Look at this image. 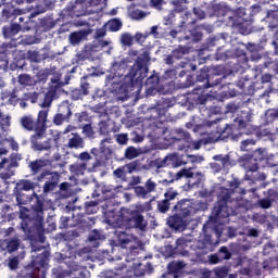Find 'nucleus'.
Wrapping results in <instances>:
<instances>
[{"label":"nucleus","instance_id":"obj_1","mask_svg":"<svg viewBox=\"0 0 278 278\" xmlns=\"http://www.w3.org/2000/svg\"><path fill=\"white\" fill-rule=\"evenodd\" d=\"M241 186L240 180H231L229 188L220 187L217 193V200L212 210L211 219L220 222L222 219L237 215L238 210L244 206L243 198H233L235 191Z\"/></svg>","mask_w":278,"mask_h":278},{"label":"nucleus","instance_id":"obj_2","mask_svg":"<svg viewBox=\"0 0 278 278\" xmlns=\"http://www.w3.org/2000/svg\"><path fill=\"white\" fill-rule=\"evenodd\" d=\"M227 78L225 75V66L216 65V66H203L200 68L195 76V83H203L192 89V93L195 97L197 103L204 105L207 102L208 93H205V90L208 88H214L219 86V88H224L227 83L224 80Z\"/></svg>","mask_w":278,"mask_h":278},{"label":"nucleus","instance_id":"obj_3","mask_svg":"<svg viewBox=\"0 0 278 278\" xmlns=\"http://www.w3.org/2000/svg\"><path fill=\"white\" fill-rule=\"evenodd\" d=\"M45 198L37 195L36 202L31 206L33 215L30 216L26 213L28 212L26 207H23L20 213L22 230L29 239L38 235L41 243L45 242Z\"/></svg>","mask_w":278,"mask_h":278},{"label":"nucleus","instance_id":"obj_4","mask_svg":"<svg viewBox=\"0 0 278 278\" xmlns=\"http://www.w3.org/2000/svg\"><path fill=\"white\" fill-rule=\"evenodd\" d=\"M49 116V110L43 109L38 113L37 119L34 115H24L21 117V125L27 131H35L37 136H43L47 131V119Z\"/></svg>","mask_w":278,"mask_h":278},{"label":"nucleus","instance_id":"obj_5","mask_svg":"<svg viewBox=\"0 0 278 278\" xmlns=\"http://www.w3.org/2000/svg\"><path fill=\"white\" fill-rule=\"evenodd\" d=\"M119 226H127L128 229L135 228L140 231H144L147 228V223L144 217L138 211L123 210L117 216Z\"/></svg>","mask_w":278,"mask_h":278},{"label":"nucleus","instance_id":"obj_6","mask_svg":"<svg viewBox=\"0 0 278 278\" xmlns=\"http://www.w3.org/2000/svg\"><path fill=\"white\" fill-rule=\"evenodd\" d=\"M146 60L142 56H137L132 66L130 67L125 79L128 81V86L135 87L136 84L142 83L147 77L149 68L144 66Z\"/></svg>","mask_w":278,"mask_h":278},{"label":"nucleus","instance_id":"obj_7","mask_svg":"<svg viewBox=\"0 0 278 278\" xmlns=\"http://www.w3.org/2000/svg\"><path fill=\"white\" fill-rule=\"evenodd\" d=\"M51 253L49 251H43V253L33 256V262L30 267L33 273L30 274L31 278H46V273L43 268L49 264Z\"/></svg>","mask_w":278,"mask_h":278},{"label":"nucleus","instance_id":"obj_8","mask_svg":"<svg viewBox=\"0 0 278 278\" xmlns=\"http://www.w3.org/2000/svg\"><path fill=\"white\" fill-rule=\"evenodd\" d=\"M119 218H115V220H109V226L111 228L115 229L113 231V235H115V240L122 244L123 248H125L127 244L131 242L130 236L126 232L129 228L127 226H119Z\"/></svg>","mask_w":278,"mask_h":278},{"label":"nucleus","instance_id":"obj_9","mask_svg":"<svg viewBox=\"0 0 278 278\" xmlns=\"http://www.w3.org/2000/svg\"><path fill=\"white\" fill-rule=\"evenodd\" d=\"M244 168L247 169V174L244 175L245 180L255 182L257 180L265 179L261 174H256V176H253V173H257L260 169L257 159L250 156L249 161L244 162Z\"/></svg>","mask_w":278,"mask_h":278},{"label":"nucleus","instance_id":"obj_10","mask_svg":"<svg viewBox=\"0 0 278 278\" xmlns=\"http://www.w3.org/2000/svg\"><path fill=\"white\" fill-rule=\"evenodd\" d=\"M157 188L156 182H153L152 178H148L144 182V187L138 186L134 188V192L139 199H149L152 192H155Z\"/></svg>","mask_w":278,"mask_h":278},{"label":"nucleus","instance_id":"obj_11","mask_svg":"<svg viewBox=\"0 0 278 278\" xmlns=\"http://www.w3.org/2000/svg\"><path fill=\"white\" fill-rule=\"evenodd\" d=\"M187 54H189V47L179 45L172 50L170 54L166 55V58L164 59V63L168 66H172L174 65L175 60H181Z\"/></svg>","mask_w":278,"mask_h":278},{"label":"nucleus","instance_id":"obj_12","mask_svg":"<svg viewBox=\"0 0 278 278\" xmlns=\"http://www.w3.org/2000/svg\"><path fill=\"white\" fill-rule=\"evenodd\" d=\"M51 164H52V161H50L49 159H36V161H30L29 162L28 167L31 172V175L38 177L39 175H41L46 170H49V169H46V167L51 165Z\"/></svg>","mask_w":278,"mask_h":278},{"label":"nucleus","instance_id":"obj_13","mask_svg":"<svg viewBox=\"0 0 278 278\" xmlns=\"http://www.w3.org/2000/svg\"><path fill=\"white\" fill-rule=\"evenodd\" d=\"M173 212L184 218H188L192 213V205L190 203V200H188V198L178 200L176 205L173 207Z\"/></svg>","mask_w":278,"mask_h":278},{"label":"nucleus","instance_id":"obj_14","mask_svg":"<svg viewBox=\"0 0 278 278\" xmlns=\"http://www.w3.org/2000/svg\"><path fill=\"white\" fill-rule=\"evenodd\" d=\"M251 20L243 16H233L231 27L236 28L241 35H249L251 30Z\"/></svg>","mask_w":278,"mask_h":278},{"label":"nucleus","instance_id":"obj_15","mask_svg":"<svg viewBox=\"0 0 278 278\" xmlns=\"http://www.w3.org/2000/svg\"><path fill=\"white\" fill-rule=\"evenodd\" d=\"M218 139L219 140H226L228 138H231L233 141H238L240 137L243 136V132H235V126H230V124H225L224 128H219L217 130Z\"/></svg>","mask_w":278,"mask_h":278},{"label":"nucleus","instance_id":"obj_16","mask_svg":"<svg viewBox=\"0 0 278 278\" xmlns=\"http://www.w3.org/2000/svg\"><path fill=\"white\" fill-rule=\"evenodd\" d=\"M90 84L87 80V76H83L80 78V87L74 88L72 90V100L78 101L83 97H86L89 94Z\"/></svg>","mask_w":278,"mask_h":278},{"label":"nucleus","instance_id":"obj_17","mask_svg":"<svg viewBox=\"0 0 278 278\" xmlns=\"http://www.w3.org/2000/svg\"><path fill=\"white\" fill-rule=\"evenodd\" d=\"M184 177L187 179L197 177L198 179L195 182H193V185H200L203 176H202L201 172H197V174H193L192 167H188V169L182 168V169H179V172H177L175 174V180H180Z\"/></svg>","mask_w":278,"mask_h":278},{"label":"nucleus","instance_id":"obj_18","mask_svg":"<svg viewBox=\"0 0 278 278\" xmlns=\"http://www.w3.org/2000/svg\"><path fill=\"white\" fill-rule=\"evenodd\" d=\"M72 116V110L70 105H62L59 108V113L54 115L52 123L56 126H61L66 119Z\"/></svg>","mask_w":278,"mask_h":278},{"label":"nucleus","instance_id":"obj_19","mask_svg":"<svg viewBox=\"0 0 278 278\" xmlns=\"http://www.w3.org/2000/svg\"><path fill=\"white\" fill-rule=\"evenodd\" d=\"M47 177H48V180H47L48 182L54 184V186H58L60 182L61 175L59 174V172H51L50 169H46L45 172H41V174L37 176V181L43 182L45 179H47Z\"/></svg>","mask_w":278,"mask_h":278},{"label":"nucleus","instance_id":"obj_20","mask_svg":"<svg viewBox=\"0 0 278 278\" xmlns=\"http://www.w3.org/2000/svg\"><path fill=\"white\" fill-rule=\"evenodd\" d=\"M43 137V135H38V134H35V135H31L30 137V142H31V146H33V149L35 151H49L51 150V139H48V141L43 142V143H39V139H41Z\"/></svg>","mask_w":278,"mask_h":278},{"label":"nucleus","instance_id":"obj_21","mask_svg":"<svg viewBox=\"0 0 278 278\" xmlns=\"http://www.w3.org/2000/svg\"><path fill=\"white\" fill-rule=\"evenodd\" d=\"M184 268V262H170L167 265V273L162 275V278H178V273Z\"/></svg>","mask_w":278,"mask_h":278},{"label":"nucleus","instance_id":"obj_22","mask_svg":"<svg viewBox=\"0 0 278 278\" xmlns=\"http://www.w3.org/2000/svg\"><path fill=\"white\" fill-rule=\"evenodd\" d=\"M185 217L174 213L173 216L167 218V225L170 229L175 231L184 230L185 229Z\"/></svg>","mask_w":278,"mask_h":278},{"label":"nucleus","instance_id":"obj_23","mask_svg":"<svg viewBox=\"0 0 278 278\" xmlns=\"http://www.w3.org/2000/svg\"><path fill=\"white\" fill-rule=\"evenodd\" d=\"M174 137H172V141L175 142H184L186 144L191 143L190 132L188 130H184V128H176L174 130Z\"/></svg>","mask_w":278,"mask_h":278},{"label":"nucleus","instance_id":"obj_24","mask_svg":"<svg viewBox=\"0 0 278 278\" xmlns=\"http://www.w3.org/2000/svg\"><path fill=\"white\" fill-rule=\"evenodd\" d=\"M22 30L21 24L12 23L11 25H5L2 28V33L7 39L15 37Z\"/></svg>","mask_w":278,"mask_h":278},{"label":"nucleus","instance_id":"obj_25","mask_svg":"<svg viewBox=\"0 0 278 278\" xmlns=\"http://www.w3.org/2000/svg\"><path fill=\"white\" fill-rule=\"evenodd\" d=\"M175 68H184L179 72V77H184L189 72H195L198 66L197 64H193L191 61H180L177 65H175Z\"/></svg>","mask_w":278,"mask_h":278},{"label":"nucleus","instance_id":"obj_26","mask_svg":"<svg viewBox=\"0 0 278 278\" xmlns=\"http://www.w3.org/2000/svg\"><path fill=\"white\" fill-rule=\"evenodd\" d=\"M253 115L248 111H242L240 117H236L235 123L238 125V129H245L249 123H252Z\"/></svg>","mask_w":278,"mask_h":278},{"label":"nucleus","instance_id":"obj_27","mask_svg":"<svg viewBox=\"0 0 278 278\" xmlns=\"http://www.w3.org/2000/svg\"><path fill=\"white\" fill-rule=\"evenodd\" d=\"M87 36H88V31L86 29H80L78 31H72V34H70V43H72V46H77Z\"/></svg>","mask_w":278,"mask_h":278},{"label":"nucleus","instance_id":"obj_28","mask_svg":"<svg viewBox=\"0 0 278 278\" xmlns=\"http://www.w3.org/2000/svg\"><path fill=\"white\" fill-rule=\"evenodd\" d=\"M62 87V81L60 80V77H54L50 79V87H48V96L50 98H54L58 94V91Z\"/></svg>","mask_w":278,"mask_h":278},{"label":"nucleus","instance_id":"obj_29","mask_svg":"<svg viewBox=\"0 0 278 278\" xmlns=\"http://www.w3.org/2000/svg\"><path fill=\"white\" fill-rule=\"evenodd\" d=\"M165 161L167 164V167L170 166L173 168H178L180 166H182L186 163H182L181 160L179 159V155L174 153V154H166Z\"/></svg>","mask_w":278,"mask_h":278},{"label":"nucleus","instance_id":"obj_30","mask_svg":"<svg viewBox=\"0 0 278 278\" xmlns=\"http://www.w3.org/2000/svg\"><path fill=\"white\" fill-rule=\"evenodd\" d=\"M191 241H189L187 238L181 237L178 238L175 242V248H174V252L178 253V254H185V250L188 248V244Z\"/></svg>","mask_w":278,"mask_h":278},{"label":"nucleus","instance_id":"obj_31","mask_svg":"<svg viewBox=\"0 0 278 278\" xmlns=\"http://www.w3.org/2000/svg\"><path fill=\"white\" fill-rule=\"evenodd\" d=\"M67 147H70V149H84L85 147V141L84 139L80 137V135H74V137H72V139H70Z\"/></svg>","mask_w":278,"mask_h":278},{"label":"nucleus","instance_id":"obj_32","mask_svg":"<svg viewBox=\"0 0 278 278\" xmlns=\"http://www.w3.org/2000/svg\"><path fill=\"white\" fill-rule=\"evenodd\" d=\"M15 52H16V45L12 42H3L0 46V54L11 55V54H14Z\"/></svg>","mask_w":278,"mask_h":278},{"label":"nucleus","instance_id":"obj_33","mask_svg":"<svg viewBox=\"0 0 278 278\" xmlns=\"http://www.w3.org/2000/svg\"><path fill=\"white\" fill-rule=\"evenodd\" d=\"M249 56L245 51H241L239 55H237V65L242 68L247 70L249 67Z\"/></svg>","mask_w":278,"mask_h":278},{"label":"nucleus","instance_id":"obj_34","mask_svg":"<svg viewBox=\"0 0 278 278\" xmlns=\"http://www.w3.org/2000/svg\"><path fill=\"white\" fill-rule=\"evenodd\" d=\"M106 25L109 26V31L111 33H117L123 27V23L119 18H111Z\"/></svg>","mask_w":278,"mask_h":278},{"label":"nucleus","instance_id":"obj_35","mask_svg":"<svg viewBox=\"0 0 278 278\" xmlns=\"http://www.w3.org/2000/svg\"><path fill=\"white\" fill-rule=\"evenodd\" d=\"M17 189L20 191H31L35 189V182H33V180H20V182H17Z\"/></svg>","mask_w":278,"mask_h":278},{"label":"nucleus","instance_id":"obj_36","mask_svg":"<svg viewBox=\"0 0 278 278\" xmlns=\"http://www.w3.org/2000/svg\"><path fill=\"white\" fill-rule=\"evenodd\" d=\"M99 202L97 200H90L89 202H85V213L87 215L96 214L98 211Z\"/></svg>","mask_w":278,"mask_h":278},{"label":"nucleus","instance_id":"obj_37","mask_svg":"<svg viewBox=\"0 0 278 278\" xmlns=\"http://www.w3.org/2000/svg\"><path fill=\"white\" fill-rule=\"evenodd\" d=\"M10 211V205L5 204L2 206V212L0 213V216L4 222H11L15 218V214H9Z\"/></svg>","mask_w":278,"mask_h":278},{"label":"nucleus","instance_id":"obj_38","mask_svg":"<svg viewBox=\"0 0 278 278\" xmlns=\"http://www.w3.org/2000/svg\"><path fill=\"white\" fill-rule=\"evenodd\" d=\"M138 156L139 152L137 148H135L134 146H129L128 148H126V152H124V157H126V160H134Z\"/></svg>","mask_w":278,"mask_h":278},{"label":"nucleus","instance_id":"obj_39","mask_svg":"<svg viewBox=\"0 0 278 278\" xmlns=\"http://www.w3.org/2000/svg\"><path fill=\"white\" fill-rule=\"evenodd\" d=\"M16 201L17 205L22 206L26 205L30 201V198L27 195V193H23V191L18 190L16 193Z\"/></svg>","mask_w":278,"mask_h":278},{"label":"nucleus","instance_id":"obj_40","mask_svg":"<svg viewBox=\"0 0 278 278\" xmlns=\"http://www.w3.org/2000/svg\"><path fill=\"white\" fill-rule=\"evenodd\" d=\"M179 195L178 191H175V189H173V187H169V189H166L165 193H164V200L167 203H170L172 201H174L177 197Z\"/></svg>","mask_w":278,"mask_h":278},{"label":"nucleus","instance_id":"obj_41","mask_svg":"<svg viewBox=\"0 0 278 278\" xmlns=\"http://www.w3.org/2000/svg\"><path fill=\"white\" fill-rule=\"evenodd\" d=\"M156 210L160 213L165 214L170 210V203L167 202V200H159L156 204Z\"/></svg>","mask_w":278,"mask_h":278},{"label":"nucleus","instance_id":"obj_42","mask_svg":"<svg viewBox=\"0 0 278 278\" xmlns=\"http://www.w3.org/2000/svg\"><path fill=\"white\" fill-rule=\"evenodd\" d=\"M146 86H152V87H159L160 85V75L159 74H152L149 77H147L144 81Z\"/></svg>","mask_w":278,"mask_h":278},{"label":"nucleus","instance_id":"obj_43","mask_svg":"<svg viewBox=\"0 0 278 278\" xmlns=\"http://www.w3.org/2000/svg\"><path fill=\"white\" fill-rule=\"evenodd\" d=\"M217 254L222 261L230 260L232 254L227 247H220Z\"/></svg>","mask_w":278,"mask_h":278},{"label":"nucleus","instance_id":"obj_44","mask_svg":"<svg viewBox=\"0 0 278 278\" xmlns=\"http://www.w3.org/2000/svg\"><path fill=\"white\" fill-rule=\"evenodd\" d=\"M124 168L127 174H132L134 172H138L140 169L139 161H131V163H126V165H124Z\"/></svg>","mask_w":278,"mask_h":278},{"label":"nucleus","instance_id":"obj_45","mask_svg":"<svg viewBox=\"0 0 278 278\" xmlns=\"http://www.w3.org/2000/svg\"><path fill=\"white\" fill-rule=\"evenodd\" d=\"M113 176L117 179H122V181H126L127 170L125 169V166L122 165V167H117V169L113 172Z\"/></svg>","mask_w":278,"mask_h":278},{"label":"nucleus","instance_id":"obj_46","mask_svg":"<svg viewBox=\"0 0 278 278\" xmlns=\"http://www.w3.org/2000/svg\"><path fill=\"white\" fill-rule=\"evenodd\" d=\"M101 191H102V199H104V201L115 199V193L110 187H102Z\"/></svg>","mask_w":278,"mask_h":278},{"label":"nucleus","instance_id":"obj_47","mask_svg":"<svg viewBox=\"0 0 278 278\" xmlns=\"http://www.w3.org/2000/svg\"><path fill=\"white\" fill-rule=\"evenodd\" d=\"M20 247V240L18 239H12L7 242V250L10 253H13L18 250Z\"/></svg>","mask_w":278,"mask_h":278},{"label":"nucleus","instance_id":"obj_48","mask_svg":"<svg viewBox=\"0 0 278 278\" xmlns=\"http://www.w3.org/2000/svg\"><path fill=\"white\" fill-rule=\"evenodd\" d=\"M147 16V13L140 9H134L130 11V17L132 20L139 21Z\"/></svg>","mask_w":278,"mask_h":278},{"label":"nucleus","instance_id":"obj_49","mask_svg":"<svg viewBox=\"0 0 278 278\" xmlns=\"http://www.w3.org/2000/svg\"><path fill=\"white\" fill-rule=\"evenodd\" d=\"M17 92L18 89L14 88L13 91H11L9 94V101L13 105H16L21 101V98L18 97Z\"/></svg>","mask_w":278,"mask_h":278},{"label":"nucleus","instance_id":"obj_50","mask_svg":"<svg viewBox=\"0 0 278 278\" xmlns=\"http://www.w3.org/2000/svg\"><path fill=\"white\" fill-rule=\"evenodd\" d=\"M257 205L263 210H269L273 207L271 200H268L267 198H261V200H257Z\"/></svg>","mask_w":278,"mask_h":278},{"label":"nucleus","instance_id":"obj_51","mask_svg":"<svg viewBox=\"0 0 278 278\" xmlns=\"http://www.w3.org/2000/svg\"><path fill=\"white\" fill-rule=\"evenodd\" d=\"M132 40L134 38L129 33L122 34V45L126 47H130L132 46Z\"/></svg>","mask_w":278,"mask_h":278},{"label":"nucleus","instance_id":"obj_52","mask_svg":"<svg viewBox=\"0 0 278 278\" xmlns=\"http://www.w3.org/2000/svg\"><path fill=\"white\" fill-rule=\"evenodd\" d=\"M174 89H175V81L169 80V81H166L165 85H163L162 92L163 93H172Z\"/></svg>","mask_w":278,"mask_h":278},{"label":"nucleus","instance_id":"obj_53","mask_svg":"<svg viewBox=\"0 0 278 278\" xmlns=\"http://www.w3.org/2000/svg\"><path fill=\"white\" fill-rule=\"evenodd\" d=\"M18 83L23 86H28L31 83V76L29 74H21L18 76Z\"/></svg>","mask_w":278,"mask_h":278},{"label":"nucleus","instance_id":"obj_54","mask_svg":"<svg viewBox=\"0 0 278 278\" xmlns=\"http://www.w3.org/2000/svg\"><path fill=\"white\" fill-rule=\"evenodd\" d=\"M160 92L159 86H146V96L152 97Z\"/></svg>","mask_w":278,"mask_h":278},{"label":"nucleus","instance_id":"obj_55","mask_svg":"<svg viewBox=\"0 0 278 278\" xmlns=\"http://www.w3.org/2000/svg\"><path fill=\"white\" fill-rule=\"evenodd\" d=\"M103 239H104V236H102L98 230L91 231V235H89V238H88L89 242H94Z\"/></svg>","mask_w":278,"mask_h":278},{"label":"nucleus","instance_id":"obj_56","mask_svg":"<svg viewBox=\"0 0 278 278\" xmlns=\"http://www.w3.org/2000/svg\"><path fill=\"white\" fill-rule=\"evenodd\" d=\"M76 119L78 121V123H87L89 122V114L87 111H83L80 113H76Z\"/></svg>","mask_w":278,"mask_h":278},{"label":"nucleus","instance_id":"obj_57","mask_svg":"<svg viewBox=\"0 0 278 278\" xmlns=\"http://www.w3.org/2000/svg\"><path fill=\"white\" fill-rule=\"evenodd\" d=\"M98 127L100 128V135L108 136L110 134V126L108 122H100V124H98Z\"/></svg>","mask_w":278,"mask_h":278},{"label":"nucleus","instance_id":"obj_58","mask_svg":"<svg viewBox=\"0 0 278 278\" xmlns=\"http://www.w3.org/2000/svg\"><path fill=\"white\" fill-rule=\"evenodd\" d=\"M153 166H154L156 169H161V168L168 167L165 157H164V159H155V161L153 162Z\"/></svg>","mask_w":278,"mask_h":278},{"label":"nucleus","instance_id":"obj_59","mask_svg":"<svg viewBox=\"0 0 278 278\" xmlns=\"http://www.w3.org/2000/svg\"><path fill=\"white\" fill-rule=\"evenodd\" d=\"M267 164L270 167H277L278 166V154H269V156H267Z\"/></svg>","mask_w":278,"mask_h":278},{"label":"nucleus","instance_id":"obj_60","mask_svg":"<svg viewBox=\"0 0 278 278\" xmlns=\"http://www.w3.org/2000/svg\"><path fill=\"white\" fill-rule=\"evenodd\" d=\"M83 134H85V136H87L89 138L94 136V131H93L91 124H85L83 126Z\"/></svg>","mask_w":278,"mask_h":278},{"label":"nucleus","instance_id":"obj_61","mask_svg":"<svg viewBox=\"0 0 278 278\" xmlns=\"http://www.w3.org/2000/svg\"><path fill=\"white\" fill-rule=\"evenodd\" d=\"M267 199L270 201L271 204L276 202L278 200V191H275V189H268Z\"/></svg>","mask_w":278,"mask_h":278},{"label":"nucleus","instance_id":"obj_62","mask_svg":"<svg viewBox=\"0 0 278 278\" xmlns=\"http://www.w3.org/2000/svg\"><path fill=\"white\" fill-rule=\"evenodd\" d=\"M116 141L122 146H126L129 141L128 135L127 134L117 135Z\"/></svg>","mask_w":278,"mask_h":278},{"label":"nucleus","instance_id":"obj_63","mask_svg":"<svg viewBox=\"0 0 278 278\" xmlns=\"http://www.w3.org/2000/svg\"><path fill=\"white\" fill-rule=\"evenodd\" d=\"M215 276L217 278H226L228 276V269L226 267L217 268L215 270Z\"/></svg>","mask_w":278,"mask_h":278},{"label":"nucleus","instance_id":"obj_64","mask_svg":"<svg viewBox=\"0 0 278 278\" xmlns=\"http://www.w3.org/2000/svg\"><path fill=\"white\" fill-rule=\"evenodd\" d=\"M58 186L54 185V182H49L46 180V184H43V193L52 192Z\"/></svg>","mask_w":278,"mask_h":278}]
</instances>
